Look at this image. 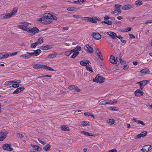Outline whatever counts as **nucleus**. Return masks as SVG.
Wrapping results in <instances>:
<instances>
[{"label": "nucleus", "instance_id": "f257e3e1", "mask_svg": "<svg viewBox=\"0 0 152 152\" xmlns=\"http://www.w3.org/2000/svg\"><path fill=\"white\" fill-rule=\"evenodd\" d=\"M50 16L49 13L44 14L42 18L37 19V21L45 25L50 24L52 20L50 19Z\"/></svg>", "mask_w": 152, "mask_h": 152}, {"label": "nucleus", "instance_id": "f03ea898", "mask_svg": "<svg viewBox=\"0 0 152 152\" xmlns=\"http://www.w3.org/2000/svg\"><path fill=\"white\" fill-rule=\"evenodd\" d=\"M121 5L116 4L115 5L114 10L112 12L113 14H114L115 15H117L121 13V10L120 8L121 7Z\"/></svg>", "mask_w": 152, "mask_h": 152}, {"label": "nucleus", "instance_id": "7ed1b4c3", "mask_svg": "<svg viewBox=\"0 0 152 152\" xmlns=\"http://www.w3.org/2000/svg\"><path fill=\"white\" fill-rule=\"evenodd\" d=\"M105 79L103 77L98 75L96 77L94 80H93L94 82L98 83H102L104 82Z\"/></svg>", "mask_w": 152, "mask_h": 152}, {"label": "nucleus", "instance_id": "20e7f679", "mask_svg": "<svg viewBox=\"0 0 152 152\" xmlns=\"http://www.w3.org/2000/svg\"><path fill=\"white\" fill-rule=\"evenodd\" d=\"M22 23L24 24V25H18V27L23 31H28V28L27 26H28L29 23L27 22H23Z\"/></svg>", "mask_w": 152, "mask_h": 152}, {"label": "nucleus", "instance_id": "39448f33", "mask_svg": "<svg viewBox=\"0 0 152 152\" xmlns=\"http://www.w3.org/2000/svg\"><path fill=\"white\" fill-rule=\"evenodd\" d=\"M2 148L4 150L7 151H12L13 150L11 144L6 143L4 144L2 146Z\"/></svg>", "mask_w": 152, "mask_h": 152}, {"label": "nucleus", "instance_id": "423d86ee", "mask_svg": "<svg viewBox=\"0 0 152 152\" xmlns=\"http://www.w3.org/2000/svg\"><path fill=\"white\" fill-rule=\"evenodd\" d=\"M39 31V30L38 28L36 27H34L33 28H28L27 31L31 33L32 35H34L38 33Z\"/></svg>", "mask_w": 152, "mask_h": 152}, {"label": "nucleus", "instance_id": "0eeeda50", "mask_svg": "<svg viewBox=\"0 0 152 152\" xmlns=\"http://www.w3.org/2000/svg\"><path fill=\"white\" fill-rule=\"evenodd\" d=\"M68 88L69 89L72 90L74 91L79 92L80 91V89L77 86L74 85L70 86Z\"/></svg>", "mask_w": 152, "mask_h": 152}, {"label": "nucleus", "instance_id": "6e6552de", "mask_svg": "<svg viewBox=\"0 0 152 152\" xmlns=\"http://www.w3.org/2000/svg\"><path fill=\"white\" fill-rule=\"evenodd\" d=\"M84 49L87 52L90 53H92L94 51L93 48L88 45H86L85 46Z\"/></svg>", "mask_w": 152, "mask_h": 152}, {"label": "nucleus", "instance_id": "1a4fd4ad", "mask_svg": "<svg viewBox=\"0 0 152 152\" xmlns=\"http://www.w3.org/2000/svg\"><path fill=\"white\" fill-rule=\"evenodd\" d=\"M12 17V15L9 14H3L0 15V19H8Z\"/></svg>", "mask_w": 152, "mask_h": 152}, {"label": "nucleus", "instance_id": "9d476101", "mask_svg": "<svg viewBox=\"0 0 152 152\" xmlns=\"http://www.w3.org/2000/svg\"><path fill=\"white\" fill-rule=\"evenodd\" d=\"M110 61L112 64H117L118 61L115 59L114 56L111 55L110 56Z\"/></svg>", "mask_w": 152, "mask_h": 152}, {"label": "nucleus", "instance_id": "9b49d317", "mask_svg": "<svg viewBox=\"0 0 152 152\" xmlns=\"http://www.w3.org/2000/svg\"><path fill=\"white\" fill-rule=\"evenodd\" d=\"M53 45H48L45 46H41L40 48L42 50H47L51 49L53 47Z\"/></svg>", "mask_w": 152, "mask_h": 152}, {"label": "nucleus", "instance_id": "f8f14e48", "mask_svg": "<svg viewBox=\"0 0 152 152\" xmlns=\"http://www.w3.org/2000/svg\"><path fill=\"white\" fill-rule=\"evenodd\" d=\"M134 6L133 5L128 4L123 6L121 9L123 10H128L133 8Z\"/></svg>", "mask_w": 152, "mask_h": 152}, {"label": "nucleus", "instance_id": "ddd939ff", "mask_svg": "<svg viewBox=\"0 0 152 152\" xmlns=\"http://www.w3.org/2000/svg\"><path fill=\"white\" fill-rule=\"evenodd\" d=\"M92 36L95 39L99 40L102 38L101 35L99 33H95L92 34Z\"/></svg>", "mask_w": 152, "mask_h": 152}, {"label": "nucleus", "instance_id": "4468645a", "mask_svg": "<svg viewBox=\"0 0 152 152\" xmlns=\"http://www.w3.org/2000/svg\"><path fill=\"white\" fill-rule=\"evenodd\" d=\"M17 53V52H15L12 53H3V58H7L9 56H12L16 55Z\"/></svg>", "mask_w": 152, "mask_h": 152}, {"label": "nucleus", "instance_id": "2eb2a0df", "mask_svg": "<svg viewBox=\"0 0 152 152\" xmlns=\"http://www.w3.org/2000/svg\"><path fill=\"white\" fill-rule=\"evenodd\" d=\"M135 95L137 96H140L143 95L144 93L140 89H137L135 92Z\"/></svg>", "mask_w": 152, "mask_h": 152}, {"label": "nucleus", "instance_id": "dca6fc26", "mask_svg": "<svg viewBox=\"0 0 152 152\" xmlns=\"http://www.w3.org/2000/svg\"><path fill=\"white\" fill-rule=\"evenodd\" d=\"M110 37L112 38L113 39H116V34L112 31H108L107 33Z\"/></svg>", "mask_w": 152, "mask_h": 152}, {"label": "nucleus", "instance_id": "f3484780", "mask_svg": "<svg viewBox=\"0 0 152 152\" xmlns=\"http://www.w3.org/2000/svg\"><path fill=\"white\" fill-rule=\"evenodd\" d=\"M44 65L43 64H35L33 65V68L36 69H40L44 68Z\"/></svg>", "mask_w": 152, "mask_h": 152}, {"label": "nucleus", "instance_id": "a211bd4d", "mask_svg": "<svg viewBox=\"0 0 152 152\" xmlns=\"http://www.w3.org/2000/svg\"><path fill=\"white\" fill-rule=\"evenodd\" d=\"M25 89V88L23 87H20L17 88L16 90L13 92V93L14 94H17L18 93L20 92Z\"/></svg>", "mask_w": 152, "mask_h": 152}, {"label": "nucleus", "instance_id": "6ab92c4d", "mask_svg": "<svg viewBox=\"0 0 152 152\" xmlns=\"http://www.w3.org/2000/svg\"><path fill=\"white\" fill-rule=\"evenodd\" d=\"M1 136H0V141H3L6 138L7 136V134L4 133H0Z\"/></svg>", "mask_w": 152, "mask_h": 152}, {"label": "nucleus", "instance_id": "aec40b11", "mask_svg": "<svg viewBox=\"0 0 152 152\" xmlns=\"http://www.w3.org/2000/svg\"><path fill=\"white\" fill-rule=\"evenodd\" d=\"M90 63V61L88 60H86L85 61H81L80 62V64L81 65L84 66H86L87 64H88Z\"/></svg>", "mask_w": 152, "mask_h": 152}, {"label": "nucleus", "instance_id": "412c9836", "mask_svg": "<svg viewBox=\"0 0 152 152\" xmlns=\"http://www.w3.org/2000/svg\"><path fill=\"white\" fill-rule=\"evenodd\" d=\"M140 72L144 74L149 73V70L147 68H145L141 69L140 71Z\"/></svg>", "mask_w": 152, "mask_h": 152}, {"label": "nucleus", "instance_id": "4be33fe9", "mask_svg": "<svg viewBox=\"0 0 152 152\" xmlns=\"http://www.w3.org/2000/svg\"><path fill=\"white\" fill-rule=\"evenodd\" d=\"M80 132L82 134H84L85 135L89 136H93L94 135L92 133H90L85 131H81Z\"/></svg>", "mask_w": 152, "mask_h": 152}, {"label": "nucleus", "instance_id": "5701e85b", "mask_svg": "<svg viewBox=\"0 0 152 152\" xmlns=\"http://www.w3.org/2000/svg\"><path fill=\"white\" fill-rule=\"evenodd\" d=\"M67 10L68 11H76L78 10V9L75 7H72L67 8Z\"/></svg>", "mask_w": 152, "mask_h": 152}, {"label": "nucleus", "instance_id": "b1692460", "mask_svg": "<svg viewBox=\"0 0 152 152\" xmlns=\"http://www.w3.org/2000/svg\"><path fill=\"white\" fill-rule=\"evenodd\" d=\"M57 55V53L54 52L53 54H51L48 56V58H52L56 57Z\"/></svg>", "mask_w": 152, "mask_h": 152}, {"label": "nucleus", "instance_id": "393cba45", "mask_svg": "<svg viewBox=\"0 0 152 152\" xmlns=\"http://www.w3.org/2000/svg\"><path fill=\"white\" fill-rule=\"evenodd\" d=\"M43 69H45L46 70H48L50 71H54V70L51 67L48 66L46 65H44Z\"/></svg>", "mask_w": 152, "mask_h": 152}, {"label": "nucleus", "instance_id": "a878e982", "mask_svg": "<svg viewBox=\"0 0 152 152\" xmlns=\"http://www.w3.org/2000/svg\"><path fill=\"white\" fill-rule=\"evenodd\" d=\"M80 124L82 126H84L90 124V122L88 121H81Z\"/></svg>", "mask_w": 152, "mask_h": 152}, {"label": "nucleus", "instance_id": "bb28decb", "mask_svg": "<svg viewBox=\"0 0 152 152\" xmlns=\"http://www.w3.org/2000/svg\"><path fill=\"white\" fill-rule=\"evenodd\" d=\"M20 57L23 58L25 59L28 58L30 57L29 54L26 53V54H22L20 55Z\"/></svg>", "mask_w": 152, "mask_h": 152}, {"label": "nucleus", "instance_id": "cd10ccee", "mask_svg": "<svg viewBox=\"0 0 152 152\" xmlns=\"http://www.w3.org/2000/svg\"><path fill=\"white\" fill-rule=\"evenodd\" d=\"M17 12V8H14L12 12H10V14L12 15V17L13 15H15Z\"/></svg>", "mask_w": 152, "mask_h": 152}, {"label": "nucleus", "instance_id": "c85d7f7f", "mask_svg": "<svg viewBox=\"0 0 152 152\" xmlns=\"http://www.w3.org/2000/svg\"><path fill=\"white\" fill-rule=\"evenodd\" d=\"M17 12V8H14L12 12H10V14L12 15V17L13 15H15Z\"/></svg>", "mask_w": 152, "mask_h": 152}, {"label": "nucleus", "instance_id": "c756f323", "mask_svg": "<svg viewBox=\"0 0 152 152\" xmlns=\"http://www.w3.org/2000/svg\"><path fill=\"white\" fill-rule=\"evenodd\" d=\"M81 50V47L80 46H78L77 47L74 49L72 50V52H76L77 51H80Z\"/></svg>", "mask_w": 152, "mask_h": 152}, {"label": "nucleus", "instance_id": "7c9ffc66", "mask_svg": "<svg viewBox=\"0 0 152 152\" xmlns=\"http://www.w3.org/2000/svg\"><path fill=\"white\" fill-rule=\"evenodd\" d=\"M43 42V39L42 37L38 39V41L36 42L38 45L42 44Z\"/></svg>", "mask_w": 152, "mask_h": 152}, {"label": "nucleus", "instance_id": "2f4dec72", "mask_svg": "<svg viewBox=\"0 0 152 152\" xmlns=\"http://www.w3.org/2000/svg\"><path fill=\"white\" fill-rule=\"evenodd\" d=\"M32 147L34 148L35 151H41L42 150L41 148L37 145H34L32 146Z\"/></svg>", "mask_w": 152, "mask_h": 152}, {"label": "nucleus", "instance_id": "473e14b6", "mask_svg": "<svg viewBox=\"0 0 152 152\" xmlns=\"http://www.w3.org/2000/svg\"><path fill=\"white\" fill-rule=\"evenodd\" d=\"M33 51L35 53V56H38L41 53V51L40 49H37Z\"/></svg>", "mask_w": 152, "mask_h": 152}, {"label": "nucleus", "instance_id": "72a5a7b5", "mask_svg": "<svg viewBox=\"0 0 152 152\" xmlns=\"http://www.w3.org/2000/svg\"><path fill=\"white\" fill-rule=\"evenodd\" d=\"M79 53L78 52H74L73 54L71 56V58H75L76 56L78 55Z\"/></svg>", "mask_w": 152, "mask_h": 152}, {"label": "nucleus", "instance_id": "f704fd0d", "mask_svg": "<svg viewBox=\"0 0 152 152\" xmlns=\"http://www.w3.org/2000/svg\"><path fill=\"white\" fill-rule=\"evenodd\" d=\"M84 115L86 116H91L92 117H94V116L92 115V113H91L90 112H85L84 113Z\"/></svg>", "mask_w": 152, "mask_h": 152}, {"label": "nucleus", "instance_id": "c9c22d12", "mask_svg": "<svg viewBox=\"0 0 152 152\" xmlns=\"http://www.w3.org/2000/svg\"><path fill=\"white\" fill-rule=\"evenodd\" d=\"M61 129L62 131H68L69 130V128L66 126L63 125L61 127Z\"/></svg>", "mask_w": 152, "mask_h": 152}, {"label": "nucleus", "instance_id": "e433bc0d", "mask_svg": "<svg viewBox=\"0 0 152 152\" xmlns=\"http://www.w3.org/2000/svg\"><path fill=\"white\" fill-rule=\"evenodd\" d=\"M143 4L142 2L141 1L138 0L135 2V4L137 6H140Z\"/></svg>", "mask_w": 152, "mask_h": 152}, {"label": "nucleus", "instance_id": "4c0bfd02", "mask_svg": "<svg viewBox=\"0 0 152 152\" xmlns=\"http://www.w3.org/2000/svg\"><path fill=\"white\" fill-rule=\"evenodd\" d=\"M50 15L51 16H50V19L51 20H57L58 18L55 15H52L50 13Z\"/></svg>", "mask_w": 152, "mask_h": 152}, {"label": "nucleus", "instance_id": "58836bf2", "mask_svg": "<svg viewBox=\"0 0 152 152\" xmlns=\"http://www.w3.org/2000/svg\"><path fill=\"white\" fill-rule=\"evenodd\" d=\"M95 50L96 51V54L97 55L101 54H102L100 50L97 48H95Z\"/></svg>", "mask_w": 152, "mask_h": 152}, {"label": "nucleus", "instance_id": "ea45409f", "mask_svg": "<svg viewBox=\"0 0 152 152\" xmlns=\"http://www.w3.org/2000/svg\"><path fill=\"white\" fill-rule=\"evenodd\" d=\"M72 53V50L70 51H67L65 52V55L66 56H68Z\"/></svg>", "mask_w": 152, "mask_h": 152}, {"label": "nucleus", "instance_id": "a19ab883", "mask_svg": "<svg viewBox=\"0 0 152 152\" xmlns=\"http://www.w3.org/2000/svg\"><path fill=\"white\" fill-rule=\"evenodd\" d=\"M88 20V21H89L90 22L92 23H97V22L96 20H95L94 18H92L89 17Z\"/></svg>", "mask_w": 152, "mask_h": 152}, {"label": "nucleus", "instance_id": "79ce46f5", "mask_svg": "<svg viewBox=\"0 0 152 152\" xmlns=\"http://www.w3.org/2000/svg\"><path fill=\"white\" fill-rule=\"evenodd\" d=\"M86 69L87 70L93 72V71L92 70V68L91 66H86Z\"/></svg>", "mask_w": 152, "mask_h": 152}, {"label": "nucleus", "instance_id": "37998d69", "mask_svg": "<svg viewBox=\"0 0 152 152\" xmlns=\"http://www.w3.org/2000/svg\"><path fill=\"white\" fill-rule=\"evenodd\" d=\"M51 146L49 144H48L46 145L44 147V149L46 151H48L49 149L50 148Z\"/></svg>", "mask_w": 152, "mask_h": 152}, {"label": "nucleus", "instance_id": "c03bdc74", "mask_svg": "<svg viewBox=\"0 0 152 152\" xmlns=\"http://www.w3.org/2000/svg\"><path fill=\"white\" fill-rule=\"evenodd\" d=\"M108 123L110 125H113L115 123V120L113 119H110L109 120Z\"/></svg>", "mask_w": 152, "mask_h": 152}, {"label": "nucleus", "instance_id": "a18cd8bd", "mask_svg": "<svg viewBox=\"0 0 152 152\" xmlns=\"http://www.w3.org/2000/svg\"><path fill=\"white\" fill-rule=\"evenodd\" d=\"M102 23H104L105 24L109 25H111L112 24V22L110 20H107V21H104L102 22Z\"/></svg>", "mask_w": 152, "mask_h": 152}, {"label": "nucleus", "instance_id": "49530a36", "mask_svg": "<svg viewBox=\"0 0 152 152\" xmlns=\"http://www.w3.org/2000/svg\"><path fill=\"white\" fill-rule=\"evenodd\" d=\"M37 45H38V44L36 42H35L34 43H33L31 44V48H35L36 47Z\"/></svg>", "mask_w": 152, "mask_h": 152}, {"label": "nucleus", "instance_id": "de8ad7c7", "mask_svg": "<svg viewBox=\"0 0 152 152\" xmlns=\"http://www.w3.org/2000/svg\"><path fill=\"white\" fill-rule=\"evenodd\" d=\"M109 109L111 110H118L116 109V107H111L109 108Z\"/></svg>", "mask_w": 152, "mask_h": 152}, {"label": "nucleus", "instance_id": "09e8293b", "mask_svg": "<svg viewBox=\"0 0 152 152\" xmlns=\"http://www.w3.org/2000/svg\"><path fill=\"white\" fill-rule=\"evenodd\" d=\"M142 137H144L146 135L147 132L146 131H144L140 133Z\"/></svg>", "mask_w": 152, "mask_h": 152}, {"label": "nucleus", "instance_id": "8fccbe9b", "mask_svg": "<svg viewBox=\"0 0 152 152\" xmlns=\"http://www.w3.org/2000/svg\"><path fill=\"white\" fill-rule=\"evenodd\" d=\"M85 1V0H78L77 1L78 4H81Z\"/></svg>", "mask_w": 152, "mask_h": 152}, {"label": "nucleus", "instance_id": "3c124183", "mask_svg": "<svg viewBox=\"0 0 152 152\" xmlns=\"http://www.w3.org/2000/svg\"><path fill=\"white\" fill-rule=\"evenodd\" d=\"M137 123L139 124H141L142 125L144 126L145 125V123L141 121L138 120L137 121Z\"/></svg>", "mask_w": 152, "mask_h": 152}, {"label": "nucleus", "instance_id": "603ef678", "mask_svg": "<svg viewBox=\"0 0 152 152\" xmlns=\"http://www.w3.org/2000/svg\"><path fill=\"white\" fill-rule=\"evenodd\" d=\"M106 100H104L101 102L99 104L100 105H105L107 104Z\"/></svg>", "mask_w": 152, "mask_h": 152}, {"label": "nucleus", "instance_id": "864d4df0", "mask_svg": "<svg viewBox=\"0 0 152 152\" xmlns=\"http://www.w3.org/2000/svg\"><path fill=\"white\" fill-rule=\"evenodd\" d=\"M89 17H84L82 18V20H84L85 21H88Z\"/></svg>", "mask_w": 152, "mask_h": 152}, {"label": "nucleus", "instance_id": "5fc2aeb1", "mask_svg": "<svg viewBox=\"0 0 152 152\" xmlns=\"http://www.w3.org/2000/svg\"><path fill=\"white\" fill-rule=\"evenodd\" d=\"M137 83H139L140 84H141V85H142L143 86H145L146 85L145 81L144 80H142V81H141L140 82H139Z\"/></svg>", "mask_w": 152, "mask_h": 152}, {"label": "nucleus", "instance_id": "6e6d98bb", "mask_svg": "<svg viewBox=\"0 0 152 152\" xmlns=\"http://www.w3.org/2000/svg\"><path fill=\"white\" fill-rule=\"evenodd\" d=\"M99 58L101 60L103 61L104 60V58L102 54L97 55Z\"/></svg>", "mask_w": 152, "mask_h": 152}, {"label": "nucleus", "instance_id": "4d7b16f0", "mask_svg": "<svg viewBox=\"0 0 152 152\" xmlns=\"http://www.w3.org/2000/svg\"><path fill=\"white\" fill-rule=\"evenodd\" d=\"M12 83L11 81H6L4 85H10Z\"/></svg>", "mask_w": 152, "mask_h": 152}, {"label": "nucleus", "instance_id": "13d9d810", "mask_svg": "<svg viewBox=\"0 0 152 152\" xmlns=\"http://www.w3.org/2000/svg\"><path fill=\"white\" fill-rule=\"evenodd\" d=\"M104 19L105 20H107L110 19V17L109 15H105L104 16Z\"/></svg>", "mask_w": 152, "mask_h": 152}, {"label": "nucleus", "instance_id": "bf43d9fd", "mask_svg": "<svg viewBox=\"0 0 152 152\" xmlns=\"http://www.w3.org/2000/svg\"><path fill=\"white\" fill-rule=\"evenodd\" d=\"M38 140L40 143H41V144H42L43 145H45L46 144V143L45 142L40 139H38Z\"/></svg>", "mask_w": 152, "mask_h": 152}, {"label": "nucleus", "instance_id": "052dcab7", "mask_svg": "<svg viewBox=\"0 0 152 152\" xmlns=\"http://www.w3.org/2000/svg\"><path fill=\"white\" fill-rule=\"evenodd\" d=\"M26 53H28V54H29L30 57L31 56H35V54L34 52H31V53L27 52Z\"/></svg>", "mask_w": 152, "mask_h": 152}, {"label": "nucleus", "instance_id": "680f3d73", "mask_svg": "<svg viewBox=\"0 0 152 152\" xmlns=\"http://www.w3.org/2000/svg\"><path fill=\"white\" fill-rule=\"evenodd\" d=\"M12 87L13 88H16L19 87V85L18 84H14L12 85Z\"/></svg>", "mask_w": 152, "mask_h": 152}, {"label": "nucleus", "instance_id": "e2e57ef3", "mask_svg": "<svg viewBox=\"0 0 152 152\" xmlns=\"http://www.w3.org/2000/svg\"><path fill=\"white\" fill-rule=\"evenodd\" d=\"M99 64L101 66H104V64L102 61H99Z\"/></svg>", "mask_w": 152, "mask_h": 152}, {"label": "nucleus", "instance_id": "0e129e2a", "mask_svg": "<svg viewBox=\"0 0 152 152\" xmlns=\"http://www.w3.org/2000/svg\"><path fill=\"white\" fill-rule=\"evenodd\" d=\"M130 38L131 39H134L135 38V36L131 34H129Z\"/></svg>", "mask_w": 152, "mask_h": 152}, {"label": "nucleus", "instance_id": "69168bd1", "mask_svg": "<svg viewBox=\"0 0 152 152\" xmlns=\"http://www.w3.org/2000/svg\"><path fill=\"white\" fill-rule=\"evenodd\" d=\"M142 137L140 134H138L137 136L135 137V138L136 139H137L138 138H140V137Z\"/></svg>", "mask_w": 152, "mask_h": 152}, {"label": "nucleus", "instance_id": "338daca9", "mask_svg": "<svg viewBox=\"0 0 152 152\" xmlns=\"http://www.w3.org/2000/svg\"><path fill=\"white\" fill-rule=\"evenodd\" d=\"M73 17L77 19H79L80 18V16L77 15H74Z\"/></svg>", "mask_w": 152, "mask_h": 152}, {"label": "nucleus", "instance_id": "774afa93", "mask_svg": "<svg viewBox=\"0 0 152 152\" xmlns=\"http://www.w3.org/2000/svg\"><path fill=\"white\" fill-rule=\"evenodd\" d=\"M152 23V20H149L146 21L145 22V24H148V23Z\"/></svg>", "mask_w": 152, "mask_h": 152}]
</instances>
